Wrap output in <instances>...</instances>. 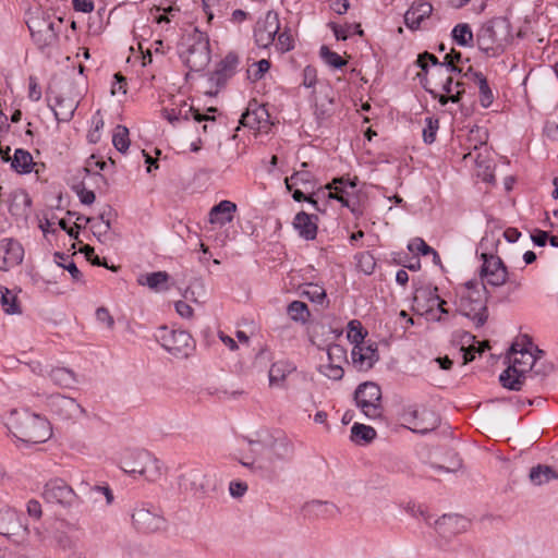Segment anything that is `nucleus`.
Instances as JSON below:
<instances>
[{
  "label": "nucleus",
  "mask_w": 558,
  "mask_h": 558,
  "mask_svg": "<svg viewBox=\"0 0 558 558\" xmlns=\"http://www.w3.org/2000/svg\"><path fill=\"white\" fill-rule=\"evenodd\" d=\"M121 469L149 482H155L161 476L160 461L147 450H128L121 459Z\"/></svg>",
  "instance_id": "nucleus-5"
},
{
  "label": "nucleus",
  "mask_w": 558,
  "mask_h": 558,
  "mask_svg": "<svg viewBox=\"0 0 558 558\" xmlns=\"http://www.w3.org/2000/svg\"><path fill=\"white\" fill-rule=\"evenodd\" d=\"M280 29V22L278 14L274 11H268L264 19H259L254 28L255 43L260 48L269 47L276 34Z\"/></svg>",
  "instance_id": "nucleus-12"
},
{
  "label": "nucleus",
  "mask_w": 558,
  "mask_h": 558,
  "mask_svg": "<svg viewBox=\"0 0 558 558\" xmlns=\"http://www.w3.org/2000/svg\"><path fill=\"white\" fill-rule=\"evenodd\" d=\"M557 473L547 465H537L531 469L530 480L535 485H542L549 482L551 478H557Z\"/></svg>",
  "instance_id": "nucleus-37"
},
{
  "label": "nucleus",
  "mask_w": 558,
  "mask_h": 558,
  "mask_svg": "<svg viewBox=\"0 0 558 558\" xmlns=\"http://www.w3.org/2000/svg\"><path fill=\"white\" fill-rule=\"evenodd\" d=\"M402 418L413 433L422 435L436 429L440 423L438 414L426 408L418 410L415 407H409L404 410Z\"/></svg>",
  "instance_id": "nucleus-9"
},
{
  "label": "nucleus",
  "mask_w": 558,
  "mask_h": 558,
  "mask_svg": "<svg viewBox=\"0 0 558 558\" xmlns=\"http://www.w3.org/2000/svg\"><path fill=\"white\" fill-rule=\"evenodd\" d=\"M24 258L22 244L11 238L0 240V270L8 271L20 265Z\"/></svg>",
  "instance_id": "nucleus-15"
},
{
  "label": "nucleus",
  "mask_w": 558,
  "mask_h": 558,
  "mask_svg": "<svg viewBox=\"0 0 558 558\" xmlns=\"http://www.w3.org/2000/svg\"><path fill=\"white\" fill-rule=\"evenodd\" d=\"M435 524L439 535L448 537L466 531L470 522L466 518L459 514H444Z\"/></svg>",
  "instance_id": "nucleus-19"
},
{
  "label": "nucleus",
  "mask_w": 558,
  "mask_h": 558,
  "mask_svg": "<svg viewBox=\"0 0 558 558\" xmlns=\"http://www.w3.org/2000/svg\"><path fill=\"white\" fill-rule=\"evenodd\" d=\"M43 497L49 504L69 507L74 502L76 494L72 487L65 483V481L61 478H53L46 483Z\"/></svg>",
  "instance_id": "nucleus-11"
},
{
  "label": "nucleus",
  "mask_w": 558,
  "mask_h": 558,
  "mask_svg": "<svg viewBox=\"0 0 558 558\" xmlns=\"http://www.w3.org/2000/svg\"><path fill=\"white\" fill-rule=\"evenodd\" d=\"M376 437V430L367 425L355 423L351 428V439L356 444L371 442Z\"/></svg>",
  "instance_id": "nucleus-38"
},
{
  "label": "nucleus",
  "mask_w": 558,
  "mask_h": 558,
  "mask_svg": "<svg viewBox=\"0 0 558 558\" xmlns=\"http://www.w3.org/2000/svg\"><path fill=\"white\" fill-rule=\"evenodd\" d=\"M10 147L7 148V151L3 153L2 159L4 161H11V167L17 173H29L35 166L33 161V156L25 149L17 148L14 151L13 158L9 155Z\"/></svg>",
  "instance_id": "nucleus-25"
},
{
  "label": "nucleus",
  "mask_w": 558,
  "mask_h": 558,
  "mask_svg": "<svg viewBox=\"0 0 558 558\" xmlns=\"http://www.w3.org/2000/svg\"><path fill=\"white\" fill-rule=\"evenodd\" d=\"M0 303L7 314L14 315L21 313L17 298L8 288L0 287Z\"/></svg>",
  "instance_id": "nucleus-35"
},
{
  "label": "nucleus",
  "mask_w": 558,
  "mask_h": 558,
  "mask_svg": "<svg viewBox=\"0 0 558 558\" xmlns=\"http://www.w3.org/2000/svg\"><path fill=\"white\" fill-rule=\"evenodd\" d=\"M61 23V19L58 20V23H54L49 17L44 16H35L27 22L32 38L39 49H45L57 43L58 28Z\"/></svg>",
  "instance_id": "nucleus-8"
},
{
  "label": "nucleus",
  "mask_w": 558,
  "mask_h": 558,
  "mask_svg": "<svg viewBox=\"0 0 558 558\" xmlns=\"http://www.w3.org/2000/svg\"><path fill=\"white\" fill-rule=\"evenodd\" d=\"M433 7L429 2H414L404 14V23L410 29H417L421 22L432 14Z\"/></svg>",
  "instance_id": "nucleus-24"
},
{
  "label": "nucleus",
  "mask_w": 558,
  "mask_h": 558,
  "mask_svg": "<svg viewBox=\"0 0 558 558\" xmlns=\"http://www.w3.org/2000/svg\"><path fill=\"white\" fill-rule=\"evenodd\" d=\"M268 113L265 108H256L254 110L247 109L241 117V124L251 129H259L260 122Z\"/></svg>",
  "instance_id": "nucleus-36"
},
{
  "label": "nucleus",
  "mask_w": 558,
  "mask_h": 558,
  "mask_svg": "<svg viewBox=\"0 0 558 558\" xmlns=\"http://www.w3.org/2000/svg\"><path fill=\"white\" fill-rule=\"evenodd\" d=\"M112 143L119 151L125 153L130 146L128 128H125L124 125H120V124L117 125L114 133H113Z\"/></svg>",
  "instance_id": "nucleus-42"
},
{
  "label": "nucleus",
  "mask_w": 558,
  "mask_h": 558,
  "mask_svg": "<svg viewBox=\"0 0 558 558\" xmlns=\"http://www.w3.org/2000/svg\"><path fill=\"white\" fill-rule=\"evenodd\" d=\"M9 428L16 439L31 445L45 442L52 434L45 417L27 411L12 412Z\"/></svg>",
  "instance_id": "nucleus-1"
},
{
  "label": "nucleus",
  "mask_w": 558,
  "mask_h": 558,
  "mask_svg": "<svg viewBox=\"0 0 558 558\" xmlns=\"http://www.w3.org/2000/svg\"><path fill=\"white\" fill-rule=\"evenodd\" d=\"M343 184V178L333 179L331 183L325 185V190H327L328 192L325 193V191H322L323 196L338 201L339 196L347 194V190L344 189Z\"/></svg>",
  "instance_id": "nucleus-44"
},
{
  "label": "nucleus",
  "mask_w": 558,
  "mask_h": 558,
  "mask_svg": "<svg viewBox=\"0 0 558 558\" xmlns=\"http://www.w3.org/2000/svg\"><path fill=\"white\" fill-rule=\"evenodd\" d=\"M77 105L72 99L57 98L56 106L52 107L56 119L59 122H69Z\"/></svg>",
  "instance_id": "nucleus-28"
},
{
  "label": "nucleus",
  "mask_w": 558,
  "mask_h": 558,
  "mask_svg": "<svg viewBox=\"0 0 558 558\" xmlns=\"http://www.w3.org/2000/svg\"><path fill=\"white\" fill-rule=\"evenodd\" d=\"M514 342L508 352L509 366L499 375L501 386L508 390L519 391L526 383V376L535 365L536 359L533 353Z\"/></svg>",
  "instance_id": "nucleus-2"
},
{
  "label": "nucleus",
  "mask_w": 558,
  "mask_h": 558,
  "mask_svg": "<svg viewBox=\"0 0 558 558\" xmlns=\"http://www.w3.org/2000/svg\"><path fill=\"white\" fill-rule=\"evenodd\" d=\"M277 48L281 52L293 49V39L289 33L282 32L278 35Z\"/></svg>",
  "instance_id": "nucleus-57"
},
{
  "label": "nucleus",
  "mask_w": 558,
  "mask_h": 558,
  "mask_svg": "<svg viewBox=\"0 0 558 558\" xmlns=\"http://www.w3.org/2000/svg\"><path fill=\"white\" fill-rule=\"evenodd\" d=\"M352 365L360 372L369 371L379 360L377 344L369 343L353 347L351 351Z\"/></svg>",
  "instance_id": "nucleus-17"
},
{
  "label": "nucleus",
  "mask_w": 558,
  "mask_h": 558,
  "mask_svg": "<svg viewBox=\"0 0 558 558\" xmlns=\"http://www.w3.org/2000/svg\"><path fill=\"white\" fill-rule=\"evenodd\" d=\"M553 372V366L549 364H542L533 366L532 371L526 376V381H535L536 384H543L545 378Z\"/></svg>",
  "instance_id": "nucleus-45"
},
{
  "label": "nucleus",
  "mask_w": 558,
  "mask_h": 558,
  "mask_svg": "<svg viewBox=\"0 0 558 558\" xmlns=\"http://www.w3.org/2000/svg\"><path fill=\"white\" fill-rule=\"evenodd\" d=\"M163 117L172 125H175V123L180 122L181 120H189L191 117L196 122L215 120L214 117L201 113L197 109H195L192 105H189L186 101H181V104L175 108L163 109Z\"/></svg>",
  "instance_id": "nucleus-18"
},
{
  "label": "nucleus",
  "mask_w": 558,
  "mask_h": 558,
  "mask_svg": "<svg viewBox=\"0 0 558 558\" xmlns=\"http://www.w3.org/2000/svg\"><path fill=\"white\" fill-rule=\"evenodd\" d=\"M181 58L191 71H203L210 61L207 35L195 28L187 37V46L181 52Z\"/></svg>",
  "instance_id": "nucleus-6"
},
{
  "label": "nucleus",
  "mask_w": 558,
  "mask_h": 558,
  "mask_svg": "<svg viewBox=\"0 0 558 558\" xmlns=\"http://www.w3.org/2000/svg\"><path fill=\"white\" fill-rule=\"evenodd\" d=\"M408 248L411 252H418L422 255H429V254H432L434 258H438V253L433 247L427 245L426 242L423 239H421V238L413 239L409 243Z\"/></svg>",
  "instance_id": "nucleus-47"
},
{
  "label": "nucleus",
  "mask_w": 558,
  "mask_h": 558,
  "mask_svg": "<svg viewBox=\"0 0 558 558\" xmlns=\"http://www.w3.org/2000/svg\"><path fill=\"white\" fill-rule=\"evenodd\" d=\"M254 65H256L257 69L253 73H251V71L248 70L247 71L248 77L252 78L253 81H258L269 70L270 62L266 59H262L258 62L254 63Z\"/></svg>",
  "instance_id": "nucleus-52"
},
{
  "label": "nucleus",
  "mask_w": 558,
  "mask_h": 558,
  "mask_svg": "<svg viewBox=\"0 0 558 558\" xmlns=\"http://www.w3.org/2000/svg\"><path fill=\"white\" fill-rule=\"evenodd\" d=\"M465 78L477 84L480 89V101L484 108L489 107L494 101L493 92L488 85L486 77L481 72L473 71L472 68L463 74Z\"/></svg>",
  "instance_id": "nucleus-26"
},
{
  "label": "nucleus",
  "mask_w": 558,
  "mask_h": 558,
  "mask_svg": "<svg viewBox=\"0 0 558 558\" xmlns=\"http://www.w3.org/2000/svg\"><path fill=\"white\" fill-rule=\"evenodd\" d=\"M324 374L330 379L339 380L343 377L344 372L339 364L329 363L325 366Z\"/></svg>",
  "instance_id": "nucleus-58"
},
{
  "label": "nucleus",
  "mask_w": 558,
  "mask_h": 558,
  "mask_svg": "<svg viewBox=\"0 0 558 558\" xmlns=\"http://www.w3.org/2000/svg\"><path fill=\"white\" fill-rule=\"evenodd\" d=\"M54 258L57 260V264L60 267L66 269L70 272V275L74 281H76V282L83 281L82 271L77 268V266L70 258V256L65 255L64 253L57 252V253H54Z\"/></svg>",
  "instance_id": "nucleus-39"
},
{
  "label": "nucleus",
  "mask_w": 558,
  "mask_h": 558,
  "mask_svg": "<svg viewBox=\"0 0 558 558\" xmlns=\"http://www.w3.org/2000/svg\"><path fill=\"white\" fill-rule=\"evenodd\" d=\"M320 58L330 66L341 69L347 61L337 52L331 51L327 46H322L319 50Z\"/></svg>",
  "instance_id": "nucleus-43"
},
{
  "label": "nucleus",
  "mask_w": 558,
  "mask_h": 558,
  "mask_svg": "<svg viewBox=\"0 0 558 558\" xmlns=\"http://www.w3.org/2000/svg\"><path fill=\"white\" fill-rule=\"evenodd\" d=\"M483 264L480 270L482 280L493 287H501L509 279V271L499 256L482 253Z\"/></svg>",
  "instance_id": "nucleus-10"
},
{
  "label": "nucleus",
  "mask_w": 558,
  "mask_h": 558,
  "mask_svg": "<svg viewBox=\"0 0 558 558\" xmlns=\"http://www.w3.org/2000/svg\"><path fill=\"white\" fill-rule=\"evenodd\" d=\"M461 60V52L451 50L446 54L445 60L441 62V68H445L447 73H461L462 70L454 65V61Z\"/></svg>",
  "instance_id": "nucleus-48"
},
{
  "label": "nucleus",
  "mask_w": 558,
  "mask_h": 558,
  "mask_svg": "<svg viewBox=\"0 0 558 558\" xmlns=\"http://www.w3.org/2000/svg\"><path fill=\"white\" fill-rule=\"evenodd\" d=\"M49 407L53 414L62 420H70L84 414L85 410L73 398L62 395L51 396Z\"/></svg>",
  "instance_id": "nucleus-16"
},
{
  "label": "nucleus",
  "mask_w": 558,
  "mask_h": 558,
  "mask_svg": "<svg viewBox=\"0 0 558 558\" xmlns=\"http://www.w3.org/2000/svg\"><path fill=\"white\" fill-rule=\"evenodd\" d=\"M510 39L511 28L506 17L492 19L484 23L476 33L478 49L492 57L502 53Z\"/></svg>",
  "instance_id": "nucleus-3"
},
{
  "label": "nucleus",
  "mask_w": 558,
  "mask_h": 558,
  "mask_svg": "<svg viewBox=\"0 0 558 558\" xmlns=\"http://www.w3.org/2000/svg\"><path fill=\"white\" fill-rule=\"evenodd\" d=\"M329 26L332 29V32L338 40L348 39L349 34L351 33V29H353L354 33H356L360 36L363 35V29L361 28L360 24L342 27V26L337 25L336 23H330Z\"/></svg>",
  "instance_id": "nucleus-46"
},
{
  "label": "nucleus",
  "mask_w": 558,
  "mask_h": 558,
  "mask_svg": "<svg viewBox=\"0 0 558 558\" xmlns=\"http://www.w3.org/2000/svg\"><path fill=\"white\" fill-rule=\"evenodd\" d=\"M177 313L184 318H191L193 315V308L183 301H178L174 304Z\"/></svg>",
  "instance_id": "nucleus-64"
},
{
  "label": "nucleus",
  "mask_w": 558,
  "mask_h": 558,
  "mask_svg": "<svg viewBox=\"0 0 558 558\" xmlns=\"http://www.w3.org/2000/svg\"><path fill=\"white\" fill-rule=\"evenodd\" d=\"M270 452L277 460H287L293 453V446L286 437H280L271 444Z\"/></svg>",
  "instance_id": "nucleus-34"
},
{
  "label": "nucleus",
  "mask_w": 558,
  "mask_h": 558,
  "mask_svg": "<svg viewBox=\"0 0 558 558\" xmlns=\"http://www.w3.org/2000/svg\"><path fill=\"white\" fill-rule=\"evenodd\" d=\"M191 340V335L184 330H170L166 326L159 328L158 341L173 355L181 354Z\"/></svg>",
  "instance_id": "nucleus-13"
},
{
  "label": "nucleus",
  "mask_w": 558,
  "mask_h": 558,
  "mask_svg": "<svg viewBox=\"0 0 558 558\" xmlns=\"http://www.w3.org/2000/svg\"><path fill=\"white\" fill-rule=\"evenodd\" d=\"M288 315L294 322L306 323L310 317V311L307 305L301 301H293L288 305Z\"/></svg>",
  "instance_id": "nucleus-41"
},
{
  "label": "nucleus",
  "mask_w": 558,
  "mask_h": 558,
  "mask_svg": "<svg viewBox=\"0 0 558 558\" xmlns=\"http://www.w3.org/2000/svg\"><path fill=\"white\" fill-rule=\"evenodd\" d=\"M317 220L318 217L316 215L300 211L294 217L293 227L301 238L314 240L317 235Z\"/></svg>",
  "instance_id": "nucleus-22"
},
{
  "label": "nucleus",
  "mask_w": 558,
  "mask_h": 558,
  "mask_svg": "<svg viewBox=\"0 0 558 558\" xmlns=\"http://www.w3.org/2000/svg\"><path fill=\"white\" fill-rule=\"evenodd\" d=\"M329 363H340L347 360V350L340 344H330L327 349Z\"/></svg>",
  "instance_id": "nucleus-50"
},
{
  "label": "nucleus",
  "mask_w": 558,
  "mask_h": 558,
  "mask_svg": "<svg viewBox=\"0 0 558 558\" xmlns=\"http://www.w3.org/2000/svg\"><path fill=\"white\" fill-rule=\"evenodd\" d=\"M64 526H72L68 522H61L60 527L56 529L52 534V541L54 544L63 550L72 549L76 546V542L68 534V532L63 529Z\"/></svg>",
  "instance_id": "nucleus-33"
},
{
  "label": "nucleus",
  "mask_w": 558,
  "mask_h": 558,
  "mask_svg": "<svg viewBox=\"0 0 558 558\" xmlns=\"http://www.w3.org/2000/svg\"><path fill=\"white\" fill-rule=\"evenodd\" d=\"M132 520L137 530L147 533L160 530L165 522L155 508H147L145 506L134 509Z\"/></svg>",
  "instance_id": "nucleus-14"
},
{
  "label": "nucleus",
  "mask_w": 558,
  "mask_h": 558,
  "mask_svg": "<svg viewBox=\"0 0 558 558\" xmlns=\"http://www.w3.org/2000/svg\"><path fill=\"white\" fill-rule=\"evenodd\" d=\"M357 266L364 274L371 275L375 269L376 262L369 253H362L357 258Z\"/></svg>",
  "instance_id": "nucleus-51"
},
{
  "label": "nucleus",
  "mask_w": 558,
  "mask_h": 558,
  "mask_svg": "<svg viewBox=\"0 0 558 558\" xmlns=\"http://www.w3.org/2000/svg\"><path fill=\"white\" fill-rule=\"evenodd\" d=\"M239 64V57L234 52H229L217 65L215 72L210 75V81L217 86L222 87L227 81L235 73Z\"/></svg>",
  "instance_id": "nucleus-20"
},
{
  "label": "nucleus",
  "mask_w": 558,
  "mask_h": 558,
  "mask_svg": "<svg viewBox=\"0 0 558 558\" xmlns=\"http://www.w3.org/2000/svg\"><path fill=\"white\" fill-rule=\"evenodd\" d=\"M317 81V73L314 66L307 65L303 70V85L305 87H313Z\"/></svg>",
  "instance_id": "nucleus-59"
},
{
  "label": "nucleus",
  "mask_w": 558,
  "mask_h": 558,
  "mask_svg": "<svg viewBox=\"0 0 558 558\" xmlns=\"http://www.w3.org/2000/svg\"><path fill=\"white\" fill-rule=\"evenodd\" d=\"M451 36L459 46L472 47L474 45L473 32L468 23L457 24L452 29Z\"/></svg>",
  "instance_id": "nucleus-30"
},
{
  "label": "nucleus",
  "mask_w": 558,
  "mask_h": 558,
  "mask_svg": "<svg viewBox=\"0 0 558 558\" xmlns=\"http://www.w3.org/2000/svg\"><path fill=\"white\" fill-rule=\"evenodd\" d=\"M438 301L439 295L437 287L420 288L414 293L413 308L421 315L428 314L434 310Z\"/></svg>",
  "instance_id": "nucleus-21"
},
{
  "label": "nucleus",
  "mask_w": 558,
  "mask_h": 558,
  "mask_svg": "<svg viewBox=\"0 0 558 558\" xmlns=\"http://www.w3.org/2000/svg\"><path fill=\"white\" fill-rule=\"evenodd\" d=\"M487 289L484 283L476 280L465 282L459 301V312L472 319L476 327L483 326L487 314Z\"/></svg>",
  "instance_id": "nucleus-4"
},
{
  "label": "nucleus",
  "mask_w": 558,
  "mask_h": 558,
  "mask_svg": "<svg viewBox=\"0 0 558 558\" xmlns=\"http://www.w3.org/2000/svg\"><path fill=\"white\" fill-rule=\"evenodd\" d=\"M28 97L33 101H38L41 98L40 88L36 82V78L33 76L29 77Z\"/></svg>",
  "instance_id": "nucleus-63"
},
{
  "label": "nucleus",
  "mask_w": 558,
  "mask_h": 558,
  "mask_svg": "<svg viewBox=\"0 0 558 558\" xmlns=\"http://www.w3.org/2000/svg\"><path fill=\"white\" fill-rule=\"evenodd\" d=\"M236 208L235 203L223 199L210 209L208 220L211 225H219L222 227L232 222Z\"/></svg>",
  "instance_id": "nucleus-23"
},
{
  "label": "nucleus",
  "mask_w": 558,
  "mask_h": 558,
  "mask_svg": "<svg viewBox=\"0 0 558 558\" xmlns=\"http://www.w3.org/2000/svg\"><path fill=\"white\" fill-rule=\"evenodd\" d=\"M169 275L166 271H156L146 275H141L137 278V283L140 286H147L149 289L154 291H159L165 289L163 286L168 282Z\"/></svg>",
  "instance_id": "nucleus-27"
},
{
  "label": "nucleus",
  "mask_w": 558,
  "mask_h": 558,
  "mask_svg": "<svg viewBox=\"0 0 558 558\" xmlns=\"http://www.w3.org/2000/svg\"><path fill=\"white\" fill-rule=\"evenodd\" d=\"M292 197H293V199H294L295 202H303V201H305V202H307V203L312 204V205H313V207H314L316 210H318V211H323V210L319 208V206H318V202H317V199H315L313 196H306V195L304 194V192H303L302 190H300V189H295V190L293 191Z\"/></svg>",
  "instance_id": "nucleus-60"
},
{
  "label": "nucleus",
  "mask_w": 558,
  "mask_h": 558,
  "mask_svg": "<svg viewBox=\"0 0 558 558\" xmlns=\"http://www.w3.org/2000/svg\"><path fill=\"white\" fill-rule=\"evenodd\" d=\"M367 336V331L364 330L361 322L353 319L348 324V340L354 344V347H359L364 344V339Z\"/></svg>",
  "instance_id": "nucleus-40"
},
{
  "label": "nucleus",
  "mask_w": 558,
  "mask_h": 558,
  "mask_svg": "<svg viewBox=\"0 0 558 558\" xmlns=\"http://www.w3.org/2000/svg\"><path fill=\"white\" fill-rule=\"evenodd\" d=\"M93 222H94L92 226L93 232L98 238L106 235L109 232V230L111 229L110 220H104V222H97L94 220Z\"/></svg>",
  "instance_id": "nucleus-62"
},
{
  "label": "nucleus",
  "mask_w": 558,
  "mask_h": 558,
  "mask_svg": "<svg viewBox=\"0 0 558 558\" xmlns=\"http://www.w3.org/2000/svg\"><path fill=\"white\" fill-rule=\"evenodd\" d=\"M74 190L81 203L84 205H92L95 202V193L90 190H86L82 184L74 186Z\"/></svg>",
  "instance_id": "nucleus-53"
},
{
  "label": "nucleus",
  "mask_w": 558,
  "mask_h": 558,
  "mask_svg": "<svg viewBox=\"0 0 558 558\" xmlns=\"http://www.w3.org/2000/svg\"><path fill=\"white\" fill-rule=\"evenodd\" d=\"M286 185L289 191H292L294 186H302L308 192L315 186L314 177L311 172L305 170L295 171L291 177L286 179Z\"/></svg>",
  "instance_id": "nucleus-29"
},
{
  "label": "nucleus",
  "mask_w": 558,
  "mask_h": 558,
  "mask_svg": "<svg viewBox=\"0 0 558 558\" xmlns=\"http://www.w3.org/2000/svg\"><path fill=\"white\" fill-rule=\"evenodd\" d=\"M49 376L56 385L63 388H72L76 384L75 374L65 367L51 369Z\"/></svg>",
  "instance_id": "nucleus-32"
},
{
  "label": "nucleus",
  "mask_w": 558,
  "mask_h": 558,
  "mask_svg": "<svg viewBox=\"0 0 558 558\" xmlns=\"http://www.w3.org/2000/svg\"><path fill=\"white\" fill-rule=\"evenodd\" d=\"M293 369L294 368L291 366V364L284 361L272 363L268 373L269 385L275 386L281 384L284 381L287 375L290 374Z\"/></svg>",
  "instance_id": "nucleus-31"
},
{
  "label": "nucleus",
  "mask_w": 558,
  "mask_h": 558,
  "mask_svg": "<svg viewBox=\"0 0 558 558\" xmlns=\"http://www.w3.org/2000/svg\"><path fill=\"white\" fill-rule=\"evenodd\" d=\"M430 466L436 471L453 473V472H457L459 469H461L462 460L456 453H453L452 461L450 462L449 465L445 466V465H440V464H432Z\"/></svg>",
  "instance_id": "nucleus-55"
},
{
  "label": "nucleus",
  "mask_w": 558,
  "mask_h": 558,
  "mask_svg": "<svg viewBox=\"0 0 558 558\" xmlns=\"http://www.w3.org/2000/svg\"><path fill=\"white\" fill-rule=\"evenodd\" d=\"M96 317L99 322L105 323L109 329L113 328L114 319L106 307L97 308Z\"/></svg>",
  "instance_id": "nucleus-61"
},
{
  "label": "nucleus",
  "mask_w": 558,
  "mask_h": 558,
  "mask_svg": "<svg viewBox=\"0 0 558 558\" xmlns=\"http://www.w3.org/2000/svg\"><path fill=\"white\" fill-rule=\"evenodd\" d=\"M304 293L311 301L316 303H322V301L326 298L325 290L315 284H310L308 290H306Z\"/></svg>",
  "instance_id": "nucleus-56"
},
{
  "label": "nucleus",
  "mask_w": 558,
  "mask_h": 558,
  "mask_svg": "<svg viewBox=\"0 0 558 558\" xmlns=\"http://www.w3.org/2000/svg\"><path fill=\"white\" fill-rule=\"evenodd\" d=\"M427 61L430 62L433 65H438L441 68V62L438 61V59L429 53V52H423L418 56L416 63L422 69V71L427 72Z\"/></svg>",
  "instance_id": "nucleus-54"
},
{
  "label": "nucleus",
  "mask_w": 558,
  "mask_h": 558,
  "mask_svg": "<svg viewBox=\"0 0 558 558\" xmlns=\"http://www.w3.org/2000/svg\"><path fill=\"white\" fill-rule=\"evenodd\" d=\"M425 128L423 129V140L426 144L434 143L436 138V132L438 130V120L433 118L425 119Z\"/></svg>",
  "instance_id": "nucleus-49"
},
{
  "label": "nucleus",
  "mask_w": 558,
  "mask_h": 558,
  "mask_svg": "<svg viewBox=\"0 0 558 558\" xmlns=\"http://www.w3.org/2000/svg\"><path fill=\"white\" fill-rule=\"evenodd\" d=\"M354 400L366 417L375 420L381 416V390L376 383L360 384L355 389Z\"/></svg>",
  "instance_id": "nucleus-7"
}]
</instances>
